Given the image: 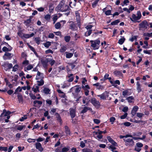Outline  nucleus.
I'll return each instance as SVG.
<instances>
[{"label":"nucleus","mask_w":152,"mask_h":152,"mask_svg":"<svg viewBox=\"0 0 152 152\" xmlns=\"http://www.w3.org/2000/svg\"><path fill=\"white\" fill-rule=\"evenodd\" d=\"M81 87L84 91V93L85 95L86 96H88L89 93V89H90V87L88 85L85 86L82 85Z\"/></svg>","instance_id":"9"},{"label":"nucleus","mask_w":152,"mask_h":152,"mask_svg":"<svg viewBox=\"0 0 152 152\" xmlns=\"http://www.w3.org/2000/svg\"><path fill=\"white\" fill-rule=\"evenodd\" d=\"M73 88L75 91V92L78 93L80 91L82 87L79 85H76L73 87Z\"/></svg>","instance_id":"14"},{"label":"nucleus","mask_w":152,"mask_h":152,"mask_svg":"<svg viewBox=\"0 0 152 152\" xmlns=\"http://www.w3.org/2000/svg\"><path fill=\"white\" fill-rule=\"evenodd\" d=\"M3 66L4 67V70L7 71L12 68V64L11 63H5L3 65Z\"/></svg>","instance_id":"11"},{"label":"nucleus","mask_w":152,"mask_h":152,"mask_svg":"<svg viewBox=\"0 0 152 152\" xmlns=\"http://www.w3.org/2000/svg\"><path fill=\"white\" fill-rule=\"evenodd\" d=\"M34 35V34L33 33L30 34H24L23 36V37L26 38H28L30 37H32Z\"/></svg>","instance_id":"34"},{"label":"nucleus","mask_w":152,"mask_h":152,"mask_svg":"<svg viewBox=\"0 0 152 152\" xmlns=\"http://www.w3.org/2000/svg\"><path fill=\"white\" fill-rule=\"evenodd\" d=\"M58 19V16L57 15H55L53 18V23L54 24L56 21Z\"/></svg>","instance_id":"64"},{"label":"nucleus","mask_w":152,"mask_h":152,"mask_svg":"<svg viewBox=\"0 0 152 152\" xmlns=\"http://www.w3.org/2000/svg\"><path fill=\"white\" fill-rule=\"evenodd\" d=\"M56 9L57 10L61 12H67L65 13V15L67 16L69 15L70 10H71L69 6L64 3L62 1L58 4L56 7Z\"/></svg>","instance_id":"1"},{"label":"nucleus","mask_w":152,"mask_h":152,"mask_svg":"<svg viewBox=\"0 0 152 152\" xmlns=\"http://www.w3.org/2000/svg\"><path fill=\"white\" fill-rule=\"evenodd\" d=\"M66 47L63 45L61 47V48L60 50V52L61 53H63L66 51Z\"/></svg>","instance_id":"30"},{"label":"nucleus","mask_w":152,"mask_h":152,"mask_svg":"<svg viewBox=\"0 0 152 152\" xmlns=\"http://www.w3.org/2000/svg\"><path fill=\"white\" fill-rule=\"evenodd\" d=\"M124 141L125 142H128L131 145H134V142L133 139H130V138L127 139L126 140H124Z\"/></svg>","instance_id":"24"},{"label":"nucleus","mask_w":152,"mask_h":152,"mask_svg":"<svg viewBox=\"0 0 152 152\" xmlns=\"http://www.w3.org/2000/svg\"><path fill=\"white\" fill-rule=\"evenodd\" d=\"M2 50L4 52L10 51L11 50H9L8 48L5 46L3 48Z\"/></svg>","instance_id":"59"},{"label":"nucleus","mask_w":152,"mask_h":152,"mask_svg":"<svg viewBox=\"0 0 152 152\" xmlns=\"http://www.w3.org/2000/svg\"><path fill=\"white\" fill-rule=\"evenodd\" d=\"M44 77L43 74L41 73L39 71H38L36 79V80H38L40 79H43Z\"/></svg>","instance_id":"17"},{"label":"nucleus","mask_w":152,"mask_h":152,"mask_svg":"<svg viewBox=\"0 0 152 152\" xmlns=\"http://www.w3.org/2000/svg\"><path fill=\"white\" fill-rule=\"evenodd\" d=\"M8 150L7 147L0 146V151H4L6 152Z\"/></svg>","instance_id":"47"},{"label":"nucleus","mask_w":152,"mask_h":152,"mask_svg":"<svg viewBox=\"0 0 152 152\" xmlns=\"http://www.w3.org/2000/svg\"><path fill=\"white\" fill-rule=\"evenodd\" d=\"M35 147L36 148L38 149L40 152L42 151L43 150V148H42L41 144L39 142L36 143Z\"/></svg>","instance_id":"15"},{"label":"nucleus","mask_w":152,"mask_h":152,"mask_svg":"<svg viewBox=\"0 0 152 152\" xmlns=\"http://www.w3.org/2000/svg\"><path fill=\"white\" fill-rule=\"evenodd\" d=\"M17 97L19 103L23 102V99L22 95L20 94H18L17 95Z\"/></svg>","instance_id":"25"},{"label":"nucleus","mask_w":152,"mask_h":152,"mask_svg":"<svg viewBox=\"0 0 152 152\" xmlns=\"http://www.w3.org/2000/svg\"><path fill=\"white\" fill-rule=\"evenodd\" d=\"M94 123L97 124H99L100 122V121L97 119H94L93 120Z\"/></svg>","instance_id":"58"},{"label":"nucleus","mask_w":152,"mask_h":152,"mask_svg":"<svg viewBox=\"0 0 152 152\" xmlns=\"http://www.w3.org/2000/svg\"><path fill=\"white\" fill-rule=\"evenodd\" d=\"M19 91V92H20L22 91V88H21L20 86H18L15 90V92L13 94H16L17 93L18 91Z\"/></svg>","instance_id":"53"},{"label":"nucleus","mask_w":152,"mask_h":152,"mask_svg":"<svg viewBox=\"0 0 152 152\" xmlns=\"http://www.w3.org/2000/svg\"><path fill=\"white\" fill-rule=\"evenodd\" d=\"M92 30H89L87 31L85 34V35L86 36H88L90 35L92 33Z\"/></svg>","instance_id":"57"},{"label":"nucleus","mask_w":152,"mask_h":152,"mask_svg":"<svg viewBox=\"0 0 152 152\" xmlns=\"http://www.w3.org/2000/svg\"><path fill=\"white\" fill-rule=\"evenodd\" d=\"M59 94H62V95L61 96V97L62 98H64L65 96V94L60 89H58L57 90Z\"/></svg>","instance_id":"51"},{"label":"nucleus","mask_w":152,"mask_h":152,"mask_svg":"<svg viewBox=\"0 0 152 152\" xmlns=\"http://www.w3.org/2000/svg\"><path fill=\"white\" fill-rule=\"evenodd\" d=\"M77 63L75 61L74 62L69 63L70 65L71 66L72 69H74L75 66L76 65Z\"/></svg>","instance_id":"41"},{"label":"nucleus","mask_w":152,"mask_h":152,"mask_svg":"<svg viewBox=\"0 0 152 152\" xmlns=\"http://www.w3.org/2000/svg\"><path fill=\"white\" fill-rule=\"evenodd\" d=\"M129 103H132V100H134V97L132 96H129L126 98V99Z\"/></svg>","instance_id":"27"},{"label":"nucleus","mask_w":152,"mask_h":152,"mask_svg":"<svg viewBox=\"0 0 152 152\" xmlns=\"http://www.w3.org/2000/svg\"><path fill=\"white\" fill-rule=\"evenodd\" d=\"M148 26V23L146 20L143 21L139 25V28L147 29Z\"/></svg>","instance_id":"6"},{"label":"nucleus","mask_w":152,"mask_h":152,"mask_svg":"<svg viewBox=\"0 0 152 152\" xmlns=\"http://www.w3.org/2000/svg\"><path fill=\"white\" fill-rule=\"evenodd\" d=\"M105 14L107 16L111 15V11L110 10H108L105 12Z\"/></svg>","instance_id":"55"},{"label":"nucleus","mask_w":152,"mask_h":152,"mask_svg":"<svg viewBox=\"0 0 152 152\" xmlns=\"http://www.w3.org/2000/svg\"><path fill=\"white\" fill-rule=\"evenodd\" d=\"M113 73L114 75H115L116 76H122L123 75V74L121 72V71H118V70H115L113 72Z\"/></svg>","instance_id":"29"},{"label":"nucleus","mask_w":152,"mask_h":152,"mask_svg":"<svg viewBox=\"0 0 152 152\" xmlns=\"http://www.w3.org/2000/svg\"><path fill=\"white\" fill-rule=\"evenodd\" d=\"M131 89L127 88L122 92V95L124 96H129L132 94L131 92H129V90H131Z\"/></svg>","instance_id":"18"},{"label":"nucleus","mask_w":152,"mask_h":152,"mask_svg":"<svg viewBox=\"0 0 152 152\" xmlns=\"http://www.w3.org/2000/svg\"><path fill=\"white\" fill-rule=\"evenodd\" d=\"M82 151L83 152H93L91 150L88 148L83 149Z\"/></svg>","instance_id":"61"},{"label":"nucleus","mask_w":152,"mask_h":152,"mask_svg":"<svg viewBox=\"0 0 152 152\" xmlns=\"http://www.w3.org/2000/svg\"><path fill=\"white\" fill-rule=\"evenodd\" d=\"M144 37H152V32L151 33H144L143 34Z\"/></svg>","instance_id":"46"},{"label":"nucleus","mask_w":152,"mask_h":152,"mask_svg":"<svg viewBox=\"0 0 152 152\" xmlns=\"http://www.w3.org/2000/svg\"><path fill=\"white\" fill-rule=\"evenodd\" d=\"M33 67V66L32 65L30 64L28 66L26 67V69L25 68L24 69V71H26V70H29L32 69Z\"/></svg>","instance_id":"39"},{"label":"nucleus","mask_w":152,"mask_h":152,"mask_svg":"<svg viewBox=\"0 0 152 152\" xmlns=\"http://www.w3.org/2000/svg\"><path fill=\"white\" fill-rule=\"evenodd\" d=\"M83 109L81 111L80 113L83 114L86 113L88 111V107H82Z\"/></svg>","instance_id":"44"},{"label":"nucleus","mask_w":152,"mask_h":152,"mask_svg":"<svg viewBox=\"0 0 152 152\" xmlns=\"http://www.w3.org/2000/svg\"><path fill=\"white\" fill-rule=\"evenodd\" d=\"M70 24L69 26V28L72 31H75L77 30L78 27L77 24L75 23L72 21L69 22Z\"/></svg>","instance_id":"5"},{"label":"nucleus","mask_w":152,"mask_h":152,"mask_svg":"<svg viewBox=\"0 0 152 152\" xmlns=\"http://www.w3.org/2000/svg\"><path fill=\"white\" fill-rule=\"evenodd\" d=\"M120 22V20L117 19L115 20V21L112 22L110 25H117Z\"/></svg>","instance_id":"37"},{"label":"nucleus","mask_w":152,"mask_h":152,"mask_svg":"<svg viewBox=\"0 0 152 152\" xmlns=\"http://www.w3.org/2000/svg\"><path fill=\"white\" fill-rule=\"evenodd\" d=\"M75 15L76 17V20L78 26L80 28L81 26L80 17L79 10L75 12Z\"/></svg>","instance_id":"7"},{"label":"nucleus","mask_w":152,"mask_h":152,"mask_svg":"<svg viewBox=\"0 0 152 152\" xmlns=\"http://www.w3.org/2000/svg\"><path fill=\"white\" fill-rule=\"evenodd\" d=\"M90 42L91 43V46L93 48V50H97L99 48L100 41L99 38L94 40H90Z\"/></svg>","instance_id":"2"},{"label":"nucleus","mask_w":152,"mask_h":152,"mask_svg":"<svg viewBox=\"0 0 152 152\" xmlns=\"http://www.w3.org/2000/svg\"><path fill=\"white\" fill-rule=\"evenodd\" d=\"M11 113H12L10 111H7L6 110L4 109L3 112L1 113L0 115V117H2L4 116H6L7 115H10Z\"/></svg>","instance_id":"13"},{"label":"nucleus","mask_w":152,"mask_h":152,"mask_svg":"<svg viewBox=\"0 0 152 152\" xmlns=\"http://www.w3.org/2000/svg\"><path fill=\"white\" fill-rule=\"evenodd\" d=\"M91 102L96 109H99L100 106V104L99 101L96 100V98H93L91 99Z\"/></svg>","instance_id":"4"},{"label":"nucleus","mask_w":152,"mask_h":152,"mask_svg":"<svg viewBox=\"0 0 152 152\" xmlns=\"http://www.w3.org/2000/svg\"><path fill=\"white\" fill-rule=\"evenodd\" d=\"M116 119L115 117H111L109 119L111 123L112 124L114 123V121H115Z\"/></svg>","instance_id":"52"},{"label":"nucleus","mask_w":152,"mask_h":152,"mask_svg":"<svg viewBox=\"0 0 152 152\" xmlns=\"http://www.w3.org/2000/svg\"><path fill=\"white\" fill-rule=\"evenodd\" d=\"M48 61L46 60H41V62L44 68H46L48 66Z\"/></svg>","instance_id":"22"},{"label":"nucleus","mask_w":152,"mask_h":152,"mask_svg":"<svg viewBox=\"0 0 152 152\" xmlns=\"http://www.w3.org/2000/svg\"><path fill=\"white\" fill-rule=\"evenodd\" d=\"M40 38L39 37H36L35 38L34 40L36 43L37 45H39L40 43Z\"/></svg>","instance_id":"62"},{"label":"nucleus","mask_w":152,"mask_h":152,"mask_svg":"<svg viewBox=\"0 0 152 152\" xmlns=\"http://www.w3.org/2000/svg\"><path fill=\"white\" fill-rule=\"evenodd\" d=\"M61 26V24L60 22H58L56 23L55 25V27L56 29H58Z\"/></svg>","instance_id":"49"},{"label":"nucleus","mask_w":152,"mask_h":152,"mask_svg":"<svg viewBox=\"0 0 152 152\" xmlns=\"http://www.w3.org/2000/svg\"><path fill=\"white\" fill-rule=\"evenodd\" d=\"M65 129V132L66 133L67 136H70L71 135V132L70 129L68 126L66 125L64 126Z\"/></svg>","instance_id":"21"},{"label":"nucleus","mask_w":152,"mask_h":152,"mask_svg":"<svg viewBox=\"0 0 152 152\" xmlns=\"http://www.w3.org/2000/svg\"><path fill=\"white\" fill-rule=\"evenodd\" d=\"M73 53H68L66 54V57L67 58H70L73 56Z\"/></svg>","instance_id":"48"},{"label":"nucleus","mask_w":152,"mask_h":152,"mask_svg":"<svg viewBox=\"0 0 152 152\" xmlns=\"http://www.w3.org/2000/svg\"><path fill=\"white\" fill-rule=\"evenodd\" d=\"M137 90L138 93L142 91V85L140 83L139 81H137L136 83Z\"/></svg>","instance_id":"19"},{"label":"nucleus","mask_w":152,"mask_h":152,"mask_svg":"<svg viewBox=\"0 0 152 152\" xmlns=\"http://www.w3.org/2000/svg\"><path fill=\"white\" fill-rule=\"evenodd\" d=\"M37 85L38 86H42L44 84V81L43 79H41L40 81L38 80L37 81Z\"/></svg>","instance_id":"28"},{"label":"nucleus","mask_w":152,"mask_h":152,"mask_svg":"<svg viewBox=\"0 0 152 152\" xmlns=\"http://www.w3.org/2000/svg\"><path fill=\"white\" fill-rule=\"evenodd\" d=\"M51 43L50 42L47 41L44 43L45 46L47 48H48V47L50 45Z\"/></svg>","instance_id":"50"},{"label":"nucleus","mask_w":152,"mask_h":152,"mask_svg":"<svg viewBox=\"0 0 152 152\" xmlns=\"http://www.w3.org/2000/svg\"><path fill=\"white\" fill-rule=\"evenodd\" d=\"M99 0H95L92 3V7L93 8H95L97 5L98 4V2L99 1Z\"/></svg>","instance_id":"43"},{"label":"nucleus","mask_w":152,"mask_h":152,"mask_svg":"<svg viewBox=\"0 0 152 152\" xmlns=\"http://www.w3.org/2000/svg\"><path fill=\"white\" fill-rule=\"evenodd\" d=\"M136 114L137 116L140 118H142L144 115V114L142 113H137Z\"/></svg>","instance_id":"56"},{"label":"nucleus","mask_w":152,"mask_h":152,"mask_svg":"<svg viewBox=\"0 0 152 152\" xmlns=\"http://www.w3.org/2000/svg\"><path fill=\"white\" fill-rule=\"evenodd\" d=\"M73 75V74H70L68 76V77L69 78V79L67 80L68 82H72L74 80V77H71Z\"/></svg>","instance_id":"36"},{"label":"nucleus","mask_w":152,"mask_h":152,"mask_svg":"<svg viewBox=\"0 0 152 152\" xmlns=\"http://www.w3.org/2000/svg\"><path fill=\"white\" fill-rule=\"evenodd\" d=\"M55 115L57 121L60 123L61 124L62 123V121L59 114L58 113H56Z\"/></svg>","instance_id":"20"},{"label":"nucleus","mask_w":152,"mask_h":152,"mask_svg":"<svg viewBox=\"0 0 152 152\" xmlns=\"http://www.w3.org/2000/svg\"><path fill=\"white\" fill-rule=\"evenodd\" d=\"M31 18L27 19L26 20H25L24 23L25 24L26 26H29L30 23L31 22Z\"/></svg>","instance_id":"26"},{"label":"nucleus","mask_w":152,"mask_h":152,"mask_svg":"<svg viewBox=\"0 0 152 152\" xmlns=\"http://www.w3.org/2000/svg\"><path fill=\"white\" fill-rule=\"evenodd\" d=\"M136 145L137 147L140 148L142 147L143 146V144L140 142H138L136 144Z\"/></svg>","instance_id":"63"},{"label":"nucleus","mask_w":152,"mask_h":152,"mask_svg":"<svg viewBox=\"0 0 152 152\" xmlns=\"http://www.w3.org/2000/svg\"><path fill=\"white\" fill-rule=\"evenodd\" d=\"M26 127L25 125H18L17 128V129L18 130L21 131L23 130V128H24Z\"/></svg>","instance_id":"42"},{"label":"nucleus","mask_w":152,"mask_h":152,"mask_svg":"<svg viewBox=\"0 0 152 152\" xmlns=\"http://www.w3.org/2000/svg\"><path fill=\"white\" fill-rule=\"evenodd\" d=\"M11 54L10 53L6 52L4 56H3V58L4 60L7 59L10 60L12 58Z\"/></svg>","instance_id":"12"},{"label":"nucleus","mask_w":152,"mask_h":152,"mask_svg":"<svg viewBox=\"0 0 152 152\" xmlns=\"http://www.w3.org/2000/svg\"><path fill=\"white\" fill-rule=\"evenodd\" d=\"M121 37H122V38H121L118 40V43L120 45H121L123 44L125 40V38L124 37H122V36H121Z\"/></svg>","instance_id":"23"},{"label":"nucleus","mask_w":152,"mask_h":152,"mask_svg":"<svg viewBox=\"0 0 152 152\" xmlns=\"http://www.w3.org/2000/svg\"><path fill=\"white\" fill-rule=\"evenodd\" d=\"M33 103V106L35 107H37V106L36 104L37 103L38 104L41 105L42 104V102L41 101L35 100L34 101Z\"/></svg>","instance_id":"32"},{"label":"nucleus","mask_w":152,"mask_h":152,"mask_svg":"<svg viewBox=\"0 0 152 152\" xmlns=\"http://www.w3.org/2000/svg\"><path fill=\"white\" fill-rule=\"evenodd\" d=\"M137 16L139 18V19H140L142 17V15L140 11H137Z\"/></svg>","instance_id":"60"},{"label":"nucleus","mask_w":152,"mask_h":152,"mask_svg":"<svg viewBox=\"0 0 152 152\" xmlns=\"http://www.w3.org/2000/svg\"><path fill=\"white\" fill-rule=\"evenodd\" d=\"M138 109L139 107L137 106H135L134 107L131 112V113L133 116H134L136 115Z\"/></svg>","instance_id":"16"},{"label":"nucleus","mask_w":152,"mask_h":152,"mask_svg":"<svg viewBox=\"0 0 152 152\" xmlns=\"http://www.w3.org/2000/svg\"><path fill=\"white\" fill-rule=\"evenodd\" d=\"M71 37L69 36H65L64 39L66 42H68L70 40Z\"/></svg>","instance_id":"45"},{"label":"nucleus","mask_w":152,"mask_h":152,"mask_svg":"<svg viewBox=\"0 0 152 152\" xmlns=\"http://www.w3.org/2000/svg\"><path fill=\"white\" fill-rule=\"evenodd\" d=\"M32 89L33 91L35 93H36L37 92H39V87L38 86H36L35 88H33Z\"/></svg>","instance_id":"54"},{"label":"nucleus","mask_w":152,"mask_h":152,"mask_svg":"<svg viewBox=\"0 0 152 152\" xmlns=\"http://www.w3.org/2000/svg\"><path fill=\"white\" fill-rule=\"evenodd\" d=\"M43 91L44 93L47 94H50V90L49 88L46 87L44 88Z\"/></svg>","instance_id":"33"},{"label":"nucleus","mask_w":152,"mask_h":152,"mask_svg":"<svg viewBox=\"0 0 152 152\" xmlns=\"http://www.w3.org/2000/svg\"><path fill=\"white\" fill-rule=\"evenodd\" d=\"M19 67L18 65L16 64L14 66H12V70L13 72H15L18 70V68Z\"/></svg>","instance_id":"40"},{"label":"nucleus","mask_w":152,"mask_h":152,"mask_svg":"<svg viewBox=\"0 0 152 152\" xmlns=\"http://www.w3.org/2000/svg\"><path fill=\"white\" fill-rule=\"evenodd\" d=\"M76 109L75 108H71L69 109V114L72 118V123L73 124L76 123L75 121H74L73 118L76 115Z\"/></svg>","instance_id":"3"},{"label":"nucleus","mask_w":152,"mask_h":152,"mask_svg":"<svg viewBox=\"0 0 152 152\" xmlns=\"http://www.w3.org/2000/svg\"><path fill=\"white\" fill-rule=\"evenodd\" d=\"M45 19L48 21H49L51 18V15L49 14H47L44 16Z\"/></svg>","instance_id":"35"},{"label":"nucleus","mask_w":152,"mask_h":152,"mask_svg":"<svg viewBox=\"0 0 152 152\" xmlns=\"http://www.w3.org/2000/svg\"><path fill=\"white\" fill-rule=\"evenodd\" d=\"M131 16L132 17H130V19L132 22L134 23L140 22V21H137L140 19L135 14H133Z\"/></svg>","instance_id":"10"},{"label":"nucleus","mask_w":152,"mask_h":152,"mask_svg":"<svg viewBox=\"0 0 152 152\" xmlns=\"http://www.w3.org/2000/svg\"><path fill=\"white\" fill-rule=\"evenodd\" d=\"M102 33V31H100L98 30H96V32H95L94 33L92 34V36L93 37H95L96 36H97V35L99 34H101Z\"/></svg>","instance_id":"31"},{"label":"nucleus","mask_w":152,"mask_h":152,"mask_svg":"<svg viewBox=\"0 0 152 152\" xmlns=\"http://www.w3.org/2000/svg\"><path fill=\"white\" fill-rule=\"evenodd\" d=\"M70 147L69 146L67 147H64L62 148L61 151V152H66L69 151Z\"/></svg>","instance_id":"38"},{"label":"nucleus","mask_w":152,"mask_h":152,"mask_svg":"<svg viewBox=\"0 0 152 152\" xmlns=\"http://www.w3.org/2000/svg\"><path fill=\"white\" fill-rule=\"evenodd\" d=\"M109 92L106 91L102 94L97 95V96L98 97H100L101 99L106 100V98L108 97L109 96Z\"/></svg>","instance_id":"8"}]
</instances>
